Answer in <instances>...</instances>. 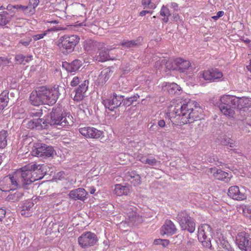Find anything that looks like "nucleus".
Listing matches in <instances>:
<instances>
[{"label":"nucleus","instance_id":"30","mask_svg":"<svg viewBox=\"0 0 251 251\" xmlns=\"http://www.w3.org/2000/svg\"><path fill=\"white\" fill-rule=\"evenodd\" d=\"M127 222L129 226H135L142 222V218L133 211L127 213Z\"/></svg>","mask_w":251,"mask_h":251},{"label":"nucleus","instance_id":"19","mask_svg":"<svg viewBox=\"0 0 251 251\" xmlns=\"http://www.w3.org/2000/svg\"><path fill=\"white\" fill-rule=\"evenodd\" d=\"M177 228L173 222L171 220H166L164 225L161 226L160 233L162 236L167 235L171 236L176 232Z\"/></svg>","mask_w":251,"mask_h":251},{"label":"nucleus","instance_id":"7","mask_svg":"<svg viewBox=\"0 0 251 251\" xmlns=\"http://www.w3.org/2000/svg\"><path fill=\"white\" fill-rule=\"evenodd\" d=\"M212 229L207 224H201L198 228V238L199 241L201 243L204 247L213 250L214 247L211 242V239L212 238Z\"/></svg>","mask_w":251,"mask_h":251},{"label":"nucleus","instance_id":"14","mask_svg":"<svg viewBox=\"0 0 251 251\" xmlns=\"http://www.w3.org/2000/svg\"><path fill=\"white\" fill-rule=\"evenodd\" d=\"M80 133L87 138L99 139L103 136V131L92 126L81 127L78 129Z\"/></svg>","mask_w":251,"mask_h":251},{"label":"nucleus","instance_id":"59","mask_svg":"<svg viewBox=\"0 0 251 251\" xmlns=\"http://www.w3.org/2000/svg\"><path fill=\"white\" fill-rule=\"evenodd\" d=\"M142 3L144 6L150 5L151 4L150 0H142Z\"/></svg>","mask_w":251,"mask_h":251},{"label":"nucleus","instance_id":"38","mask_svg":"<svg viewBox=\"0 0 251 251\" xmlns=\"http://www.w3.org/2000/svg\"><path fill=\"white\" fill-rule=\"evenodd\" d=\"M163 57L164 59L160 62L161 66L164 64L165 68L169 70H176L175 60L172 61V60H168L166 59V57L163 56Z\"/></svg>","mask_w":251,"mask_h":251},{"label":"nucleus","instance_id":"33","mask_svg":"<svg viewBox=\"0 0 251 251\" xmlns=\"http://www.w3.org/2000/svg\"><path fill=\"white\" fill-rule=\"evenodd\" d=\"M238 98L239 100L238 103L239 109H241V107H246L248 108L249 111H251V98L246 97H238Z\"/></svg>","mask_w":251,"mask_h":251},{"label":"nucleus","instance_id":"17","mask_svg":"<svg viewBox=\"0 0 251 251\" xmlns=\"http://www.w3.org/2000/svg\"><path fill=\"white\" fill-rule=\"evenodd\" d=\"M24 126L28 128L36 130L47 129V124L45 123L44 118L34 119L33 120H25L23 121Z\"/></svg>","mask_w":251,"mask_h":251},{"label":"nucleus","instance_id":"55","mask_svg":"<svg viewBox=\"0 0 251 251\" xmlns=\"http://www.w3.org/2000/svg\"><path fill=\"white\" fill-rule=\"evenodd\" d=\"M9 63L8 59L6 57H0V66L2 64H7Z\"/></svg>","mask_w":251,"mask_h":251},{"label":"nucleus","instance_id":"12","mask_svg":"<svg viewBox=\"0 0 251 251\" xmlns=\"http://www.w3.org/2000/svg\"><path fill=\"white\" fill-rule=\"evenodd\" d=\"M124 100V97L122 95L113 93L108 99L103 100V104L106 108L110 111L118 108Z\"/></svg>","mask_w":251,"mask_h":251},{"label":"nucleus","instance_id":"51","mask_svg":"<svg viewBox=\"0 0 251 251\" xmlns=\"http://www.w3.org/2000/svg\"><path fill=\"white\" fill-rule=\"evenodd\" d=\"M25 56L23 54H17L15 56V60L17 63L19 64H25Z\"/></svg>","mask_w":251,"mask_h":251},{"label":"nucleus","instance_id":"56","mask_svg":"<svg viewBox=\"0 0 251 251\" xmlns=\"http://www.w3.org/2000/svg\"><path fill=\"white\" fill-rule=\"evenodd\" d=\"M6 211L3 209H0V222L5 217Z\"/></svg>","mask_w":251,"mask_h":251},{"label":"nucleus","instance_id":"53","mask_svg":"<svg viewBox=\"0 0 251 251\" xmlns=\"http://www.w3.org/2000/svg\"><path fill=\"white\" fill-rule=\"evenodd\" d=\"M31 41H32V39L31 38H28L25 40H21L19 41V44H22V45H23L25 47H27V46H28L30 44V43L31 42Z\"/></svg>","mask_w":251,"mask_h":251},{"label":"nucleus","instance_id":"35","mask_svg":"<svg viewBox=\"0 0 251 251\" xmlns=\"http://www.w3.org/2000/svg\"><path fill=\"white\" fill-rule=\"evenodd\" d=\"M143 40L142 37H139L137 39L135 40L130 41H125L121 43V45L126 48H131L138 46L140 45L141 42Z\"/></svg>","mask_w":251,"mask_h":251},{"label":"nucleus","instance_id":"18","mask_svg":"<svg viewBox=\"0 0 251 251\" xmlns=\"http://www.w3.org/2000/svg\"><path fill=\"white\" fill-rule=\"evenodd\" d=\"M228 196L231 199L236 201H242L246 199L247 196L243 189H240L236 185L230 186L227 192Z\"/></svg>","mask_w":251,"mask_h":251},{"label":"nucleus","instance_id":"50","mask_svg":"<svg viewBox=\"0 0 251 251\" xmlns=\"http://www.w3.org/2000/svg\"><path fill=\"white\" fill-rule=\"evenodd\" d=\"M82 78L78 76H74L71 81L70 85L72 87L76 86L80 82V80Z\"/></svg>","mask_w":251,"mask_h":251},{"label":"nucleus","instance_id":"20","mask_svg":"<svg viewBox=\"0 0 251 251\" xmlns=\"http://www.w3.org/2000/svg\"><path fill=\"white\" fill-rule=\"evenodd\" d=\"M82 65V60L75 59L71 63L63 62L62 63V67L69 73H75L79 69Z\"/></svg>","mask_w":251,"mask_h":251},{"label":"nucleus","instance_id":"28","mask_svg":"<svg viewBox=\"0 0 251 251\" xmlns=\"http://www.w3.org/2000/svg\"><path fill=\"white\" fill-rule=\"evenodd\" d=\"M109 50L104 47V45L102 43L101 48H99L97 50V54L95 57L96 60L99 62H104L111 59L109 54Z\"/></svg>","mask_w":251,"mask_h":251},{"label":"nucleus","instance_id":"23","mask_svg":"<svg viewBox=\"0 0 251 251\" xmlns=\"http://www.w3.org/2000/svg\"><path fill=\"white\" fill-rule=\"evenodd\" d=\"M216 135L217 136L215 142L218 144L222 146H229L230 148L234 147V143L230 142V138L223 133L221 130L217 131Z\"/></svg>","mask_w":251,"mask_h":251},{"label":"nucleus","instance_id":"42","mask_svg":"<svg viewBox=\"0 0 251 251\" xmlns=\"http://www.w3.org/2000/svg\"><path fill=\"white\" fill-rule=\"evenodd\" d=\"M8 15V13L6 11H3L0 13V25H5L9 22L10 19L7 17Z\"/></svg>","mask_w":251,"mask_h":251},{"label":"nucleus","instance_id":"49","mask_svg":"<svg viewBox=\"0 0 251 251\" xmlns=\"http://www.w3.org/2000/svg\"><path fill=\"white\" fill-rule=\"evenodd\" d=\"M22 10L26 14H33L35 10L32 7L30 6L29 4L27 6H21Z\"/></svg>","mask_w":251,"mask_h":251},{"label":"nucleus","instance_id":"26","mask_svg":"<svg viewBox=\"0 0 251 251\" xmlns=\"http://www.w3.org/2000/svg\"><path fill=\"white\" fill-rule=\"evenodd\" d=\"M113 71L110 68H106L101 71L96 81V84L103 86L112 75Z\"/></svg>","mask_w":251,"mask_h":251},{"label":"nucleus","instance_id":"41","mask_svg":"<svg viewBox=\"0 0 251 251\" xmlns=\"http://www.w3.org/2000/svg\"><path fill=\"white\" fill-rule=\"evenodd\" d=\"M160 15L164 17L162 20L164 23L168 22V17L171 16L169 9L166 6H163L160 10Z\"/></svg>","mask_w":251,"mask_h":251},{"label":"nucleus","instance_id":"31","mask_svg":"<svg viewBox=\"0 0 251 251\" xmlns=\"http://www.w3.org/2000/svg\"><path fill=\"white\" fill-rule=\"evenodd\" d=\"M24 194L22 191H12L7 196L6 200L10 202H17L23 198Z\"/></svg>","mask_w":251,"mask_h":251},{"label":"nucleus","instance_id":"37","mask_svg":"<svg viewBox=\"0 0 251 251\" xmlns=\"http://www.w3.org/2000/svg\"><path fill=\"white\" fill-rule=\"evenodd\" d=\"M128 187L126 186H123L119 184L115 185L114 192L116 195L118 196L126 195L128 194Z\"/></svg>","mask_w":251,"mask_h":251},{"label":"nucleus","instance_id":"46","mask_svg":"<svg viewBox=\"0 0 251 251\" xmlns=\"http://www.w3.org/2000/svg\"><path fill=\"white\" fill-rule=\"evenodd\" d=\"M158 126L160 128H158V133H161L162 132L165 133V132L163 131V129L161 128H164V129L165 131L169 130V126H167L165 124V122L164 120H160L158 121Z\"/></svg>","mask_w":251,"mask_h":251},{"label":"nucleus","instance_id":"57","mask_svg":"<svg viewBox=\"0 0 251 251\" xmlns=\"http://www.w3.org/2000/svg\"><path fill=\"white\" fill-rule=\"evenodd\" d=\"M172 20L175 22H177L180 18V16L177 13L173 14V15L172 16Z\"/></svg>","mask_w":251,"mask_h":251},{"label":"nucleus","instance_id":"40","mask_svg":"<svg viewBox=\"0 0 251 251\" xmlns=\"http://www.w3.org/2000/svg\"><path fill=\"white\" fill-rule=\"evenodd\" d=\"M8 131L5 130L0 131V149L4 148L7 145Z\"/></svg>","mask_w":251,"mask_h":251},{"label":"nucleus","instance_id":"63","mask_svg":"<svg viewBox=\"0 0 251 251\" xmlns=\"http://www.w3.org/2000/svg\"><path fill=\"white\" fill-rule=\"evenodd\" d=\"M96 191V189L94 187H92L90 188V193L91 194H94Z\"/></svg>","mask_w":251,"mask_h":251},{"label":"nucleus","instance_id":"15","mask_svg":"<svg viewBox=\"0 0 251 251\" xmlns=\"http://www.w3.org/2000/svg\"><path fill=\"white\" fill-rule=\"evenodd\" d=\"M223 76V73L216 68L208 69L199 73L200 78H203L205 80L209 81H214L216 80L219 79Z\"/></svg>","mask_w":251,"mask_h":251},{"label":"nucleus","instance_id":"13","mask_svg":"<svg viewBox=\"0 0 251 251\" xmlns=\"http://www.w3.org/2000/svg\"><path fill=\"white\" fill-rule=\"evenodd\" d=\"M159 90V93L162 91L163 94H167L168 93L171 95L175 94L179 95L181 94L182 89L180 86L176 83H168L167 82H163L161 86H158V90ZM161 95V94H159Z\"/></svg>","mask_w":251,"mask_h":251},{"label":"nucleus","instance_id":"27","mask_svg":"<svg viewBox=\"0 0 251 251\" xmlns=\"http://www.w3.org/2000/svg\"><path fill=\"white\" fill-rule=\"evenodd\" d=\"M30 101L32 104L39 106L44 104L40 87L37 88L35 91H33L29 97Z\"/></svg>","mask_w":251,"mask_h":251},{"label":"nucleus","instance_id":"1","mask_svg":"<svg viewBox=\"0 0 251 251\" xmlns=\"http://www.w3.org/2000/svg\"><path fill=\"white\" fill-rule=\"evenodd\" d=\"M199 105L189 99H178L172 101L165 114L170 119L178 117L182 125L192 123L199 121L202 116V109Z\"/></svg>","mask_w":251,"mask_h":251},{"label":"nucleus","instance_id":"2","mask_svg":"<svg viewBox=\"0 0 251 251\" xmlns=\"http://www.w3.org/2000/svg\"><path fill=\"white\" fill-rule=\"evenodd\" d=\"M46 166L29 163L22 167L17 173L24 186L42 179L46 174Z\"/></svg>","mask_w":251,"mask_h":251},{"label":"nucleus","instance_id":"64","mask_svg":"<svg viewBox=\"0 0 251 251\" xmlns=\"http://www.w3.org/2000/svg\"><path fill=\"white\" fill-rule=\"evenodd\" d=\"M247 69L251 73V59L250 60V64L247 66Z\"/></svg>","mask_w":251,"mask_h":251},{"label":"nucleus","instance_id":"61","mask_svg":"<svg viewBox=\"0 0 251 251\" xmlns=\"http://www.w3.org/2000/svg\"><path fill=\"white\" fill-rule=\"evenodd\" d=\"M32 59V56H25V64L28 62L29 61H31Z\"/></svg>","mask_w":251,"mask_h":251},{"label":"nucleus","instance_id":"16","mask_svg":"<svg viewBox=\"0 0 251 251\" xmlns=\"http://www.w3.org/2000/svg\"><path fill=\"white\" fill-rule=\"evenodd\" d=\"M55 152L52 147L46 144H41L33 151L34 155L44 158L53 156Z\"/></svg>","mask_w":251,"mask_h":251},{"label":"nucleus","instance_id":"3","mask_svg":"<svg viewBox=\"0 0 251 251\" xmlns=\"http://www.w3.org/2000/svg\"><path fill=\"white\" fill-rule=\"evenodd\" d=\"M67 115L66 113H63L60 107L53 108L48 118L44 119L45 123L47 124V129L50 126L58 129L69 128L73 122L70 115Z\"/></svg>","mask_w":251,"mask_h":251},{"label":"nucleus","instance_id":"10","mask_svg":"<svg viewBox=\"0 0 251 251\" xmlns=\"http://www.w3.org/2000/svg\"><path fill=\"white\" fill-rule=\"evenodd\" d=\"M79 245L83 249H87L89 247L97 245L98 238L94 233L90 231L84 232L78 238Z\"/></svg>","mask_w":251,"mask_h":251},{"label":"nucleus","instance_id":"34","mask_svg":"<svg viewBox=\"0 0 251 251\" xmlns=\"http://www.w3.org/2000/svg\"><path fill=\"white\" fill-rule=\"evenodd\" d=\"M127 179L134 186L139 185L141 182L140 176L135 172H129Z\"/></svg>","mask_w":251,"mask_h":251},{"label":"nucleus","instance_id":"4","mask_svg":"<svg viewBox=\"0 0 251 251\" xmlns=\"http://www.w3.org/2000/svg\"><path fill=\"white\" fill-rule=\"evenodd\" d=\"M238 100V97L234 96L224 95L220 99L219 108L224 115L233 118L235 114V109H239Z\"/></svg>","mask_w":251,"mask_h":251},{"label":"nucleus","instance_id":"44","mask_svg":"<svg viewBox=\"0 0 251 251\" xmlns=\"http://www.w3.org/2000/svg\"><path fill=\"white\" fill-rule=\"evenodd\" d=\"M9 99L8 93L6 91L3 92L0 95V104L7 106Z\"/></svg>","mask_w":251,"mask_h":251},{"label":"nucleus","instance_id":"11","mask_svg":"<svg viewBox=\"0 0 251 251\" xmlns=\"http://www.w3.org/2000/svg\"><path fill=\"white\" fill-rule=\"evenodd\" d=\"M236 243L242 251H251V236L249 233L245 231L238 233Z\"/></svg>","mask_w":251,"mask_h":251},{"label":"nucleus","instance_id":"52","mask_svg":"<svg viewBox=\"0 0 251 251\" xmlns=\"http://www.w3.org/2000/svg\"><path fill=\"white\" fill-rule=\"evenodd\" d=\"M170 243L168 239H158V245H161L163 247H167Z\"/></svg>","mask_w":251,"mask_h":251},{"label":"nucleus","instance_id":"9","mask_svg":"<svg viewBox=\"0 0 251 251\" xmlns=\"http://www.w3.org/2000/svg\"><path fill=\"white\" fill-rule=\"evenodd\" d=\"M40 90L44 104L53 105L56 102L60 94L58 86L51 88L42 86Z\"/></svg>","mask_w":251,"mask_h":251},{"label":"nucleus","instance_id":"6","mask_svg":"<svg viewBox=\"0 0 251 251\" xmlns=\"http://www.w3.org/2000/svg\"><path fill=\"white\" fill-rule=\"evenodd\" d=\"M176 219L182 230H187L192 233L196 229V221L190 216L189 213L186 210L178 212Z\"/></svg>","mask_w":251,"mask_h":251},{"label":"nucleus","instance_id":"48","mask_svg":"<svg viewBox=\"0 0 251 251\" xmlns=\"http://www.w3.org/2000/svg\"><path fill=\"white\" fill-rule=\"evenodd\" d=\"M207 160L209 162L214 163L218 166H221L223 164V163L219 160L217 156H208Z\"/></svg>","mask_w":251,"mask_h":251},{"label":"nucleus","instance_id":"47","mask_svg":"<svg viewBox=\"0 0 251 251\" xmlns=\"http://www.w3.org/2000/svg\"><path fill=\"white\" fill-rule=\"evenodd\" d=\"M54 30L53 28L49 29L44 31L43 33L34 35L32 36V38L34 41H37L40 39H43L48 33L51 31Z\"/></svg>","mask_w":251,"mask_h":251},{"label":"nucleus","instance_id":"22","mask_svg":"<svg viewBox=\"0 0 251 251\" xmlns=\"http://www.w3.org/2000/svg\"><path fill=\"white\" fill-rule=\"evenodd\" d=\"M102 43L88 39L84 41L83 45L84 50L88 53L92 54L98 50L99 48H101Z\"/></svg>","mask_w":251,"mask_h":251},{"label":"nucleus","instance_id":"43","mask_svg":"<svg viewBox=\"0 0 251 251\" xmlns=\"http://www.w3.org/2000/svg\"><path fill=\"white\" fill-rule=\"evenodd\" d=\"M139 98V96L138 95L126 98L125 100L124 99L123 101L124 105L125 106H128L131 105L134 101H136Z\"/></svg>","mask_w":251,"mask_h":251},{"label":"nucleus","instance_id":"60","mask_svg":"<svg viewBox=\"0 0 251 251\" xmlns=\"http://www.w3.org/2000/svg\"><path fill=\"white\" fill-rule=\"evenodd\" d=\"M171 7L174 9L175 10H177L178 4L176 2L171 3Z\"/></svg>","mask_w":251,"mask_h":251},{"label":"nucleus","instance_id":"25","mask_svg":"<svg viewBox=\"0 0 251 251\" xmlns=\"http://www.w3.org/2000/svg\"><path fill=\"white\" fill-rule=\"evenodd\" d=\"M89 85V81L87 80H84L75 90V94L74 96V100L75 101H80L82 100L84 97V94L87 91Z\"/></svg>","mask_w":251,"mask_h":251},{"label":"nucleus","instance_id":"45","mask_svg":"<svg viewBox=\"0 0 251 251\" xmlns=\"http://www.w3.org/2000/svg\"><path fill=\"white\" fill-rule=\"evenodd\" d=\"M29 114L30 117L38 119L43 114L42 110L40 108L31 109Z\"/></svg>","mask_w":251,"mask_h":251},{"label":"nucleus","instance_id":"8","mask_svg":"<svg viewBox=\"0 0 251 251\" xmlns=\"http://www.w3.org/2000/svg\"><path fill=\"white\" fill-rule=\"evenodd\" d=\"M19 173L15 175H11L4 177L0 184V190L4 192H9L24 186L19 176Z\"/></svg>","mask_w":251,"mask_h":251},{"label":"nucleus","instance_id":"39","mask_svg":"<svg viewBox=\"0 0 251 251\" xmlns=\"http://www.w3.org/2000/svg\"><path fill=\"white\" fill-rule=\"evenodd\" d=\"M215 242L218 245L217 249H224L227 251H233L232 248L226 240H221L219 239V242L218 241H215Z\"/></svg>","mask_w":251,"mask_h":251},{"label":"nucleus","instance_id":"54","mask_svg":"<svg viewBox=\"0 0 251 251\" xmlns=\"http://www.w3.org/2000/svg\"><path fill=\"white\" fill-rule=\"evenodd\" d=\"M39 2V0H29V4L35 9Z\"/></svg>","mask_w":251,"mask_h":251},{"label":"nucleus","instance_id":"62","mask_svg":"<svg viewBox=\"0 0 251 251\" xmlns=\"http://www.w3.org/2000/svg\"><path fill=\"white\" fill-rule=\"evenodd\" d=\"M224 15V12L223 11H219L217 13V16L218 18H221Z\"/></svg>","mask_w":251,"mask_h":251},{"label":"nucleus","instance_id":"58","mask_svg":"<svg viewBox=\"0 0 251 251\" xmlns=\"http://www.w3.org/2000/svg\"><path fill=\"white\" fill-rule=\"evenodd\" d=\"M151 13V12L150 11H148V10H143L142 11H141L139 13V15L140 16H144L145 15H146V14L147 13Z\"/></svg>","mask_w":251,"mask_h":251},{"label":"nucleus","instance_id":"36","mask_svg":"<svg viewBox=\"0 0 251 251\" xmlns=\"http://www.w3.org/2000/svg\"><path fill=\"white\" fill-rule=\"evenodd\" d=\"M138 159L141 162L149 164L151 166H154L156 164V161L155 159L151 156L143 155L142 154L139 155L137 157Z\"/></svg>","mask_w":251,"mask_h":251},{"label":"nucleus","instance_id":"24","mask_svg":"<svg viewBox=\"0 0 251 251\" xmlns=\"http://www.w3.org/2000/svg\"><path fill=\"white\" fill-rule=\"evenodd\" d=\"M87 195V193L84 188H78L71 190L68 195L69 198L72 200L83 201L85 200Z\"/></svg>","mask_w":251,"mask_h":251},{"label":"nucleus","instance_id":"32","mask_svg":"<svg viewBox=\"0 0 251 251\" xmlns=\"http://www.w3.org/2000/svg\"><path fill=\"white\" fill-rule=\"evenodd\" d=\"M212 170L216 171L215 172H213V176L216 179L225 180L226 182L230 180V178L228 176V173L220 169H218L214 168L212 169Z\"/></svg>","mask_w":251,"mask_h":251},{"label":"nucleus","instance_id":"21","mask_svg":"<svg viewBox=\"0 0 251 251\" xmlns=\"http://www.w3.org/2000/svg\"><path fill=\"white\" fill-rule=\"evenodd\" d=\"M34 203L31 200H28L24 201L21 206V214L25 217H29L32 215L34 209Z\"/></svg>","mask_w":251,"mask_h":251},{"label":"nucleus","instance_id":"5","mask_svg":"<svg viewBox=\"0 0 251 251\" xmlns=\"http://www.w3.org/2000/svg\"><path fill=\"white\" fill-rule=\"evenodd\" d=\"M80 37L75 34H65L60 37L57 46L62 49L64 53L72 52L76 46L79 43Z\"/></svg>","mask_w":251,"mask_h":251},{"label":"nucleus","instance_id":"29","mask_svg":"<svg viewBox=\"0 0 251 251\" xmlns=\"http://www.w3.org/2000/svg\"><path fill=\"white\" fill-rule=\"evenodd\" d=\"M176 70L180 73H184L191 67V63L188 60H184L181 58L175 59Z\"/></svg>","mask_w":251,"mask_h":251}]
</instances>
